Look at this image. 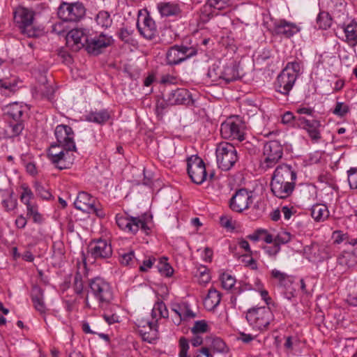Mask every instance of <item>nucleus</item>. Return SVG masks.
Masks as SVG:
<instances>
[{"label":"nucleus","instance_id":"obj_1","mask_svg":"<svg viewBox=\"0 0 357 357\" xmlns=\"http://www.w3.org/2000/svg\"><path fill=\"white\" fill-rule=\"evenodd\" d=\"M296 178V172L291 165L287 164L278 165L271 178L272 193L282 199L289 197L295 189Z\"/></svg>","mask_w":357,"mask_h":357},{"label":"nucleus","instance_id":"obj_2","mask_svg":"<svg viewBox=\"0 0 357 357\" xmlns=\"http://www.w3.org/2000/svg\"><path fill=\"white\" fill-rule=\"evenodd\" d=\"M89 291L85 298V303L87 307L95 308L93 303L89 300V296H93L98 303V307H106L114 298L113 289L106 280L97 277L89 282Z\"/></svg>","mask_w":357,"mask_h":357},{"label":"nucleus","instance_id":"obj_3","mask_svg":"<svg viewBox=\"0 0 357 357\" xmlns=\"http://www.w3.org/2000/svg\"><path fill=\"white\" fill-rule=\"evenodd\" d=\"M301 69L299 62H289L277 77L274 83L275 91L284 96H288L301 74Z\"/></svg>","mask_w":357,"mask_h":357},{"label":"nucleus","instance_id":"obj_4","mask_svg":"<svg viewBox=\"0 0 357 357\" xmlns=\"http://www.w3.org/2000/svg\"><path fill=\"white\" fill-rule=\"evenodd\" d=\"M245 319L253 330L261 332L268 329L274 315L268 307H255L246 312Z\"/></svg>","mask_w":357,"mask_h":357},{"label":"nucleus","instance_id":"obj_5","mask_svg":"<svg viewBox=\"0 0 357 357\" xmlns=\"http://www.w3.org/2000/svg\"><path fill=\"white\" fill-rule=\"evenodd\" d=\"M197 54V46L192 45L190 38L187 37L183 40L181 45H174L168 50L166 54L167 63L171 66L177 65Z\"/></svg>","mask_w":357,"mask_h":357},{"label":"nucleus","instance_id":"obj_6","mask_svg":"<svg viewBox=\"0 0 357 357\" xmlns=\"http://www.w3.org/2000/svg\"><path fill=\"white\" fill-rule=\"evenodd\" d=\"M245 123L241 117L231 116L221 124L220 133L224 139L242 142L245 139Z\"/></svg>","mask_w":357,"mask_h":357},{"label":"nucleus","instance_id":"obj_7","mask_svg":"<svg viewBox=\"0 0 357 357\" xmlns=\"http://www.w3.org/2000/svg\"><path fill=\"white\" fill-rule=\"evenodd\" d=\"M217 164L222 170H229L238 161L236 148L229 142L220 143L215 150Z\"/></svg>","mask_w":357,"mask_h":357},{"label":"nucleus","instance_id":"obj_8","mask_svg":"<svg viewBox=\"0 0 357 357\" xmlns=\"http://www.w3.org/2000/svg\"><path fill=\"white\" fill-rule=\"evenodd\" d=\"M34 13L24 7H18L14 12V20L22 33L28 36H36V30L33 28Z\"/></svg>","mask_w":357,"mask_h":357},{"label":"nucleus","instance_id":"obj_9","mask_svg":"<svg viewBox=\"0 0 357 357\" xmlns=\"http://www.w3.org/2000/svg\"><path fill=\"white\" fill-rule=\"evenodd\" d=\"M116 222L119 227L127 232L135 234L139 229L148 234L150 228L146 222V216L130 217L126 215H117Z\"/></svg>","mask_w":357,"mask_h":357},{"label":"nucleus","instance_id":"obj_10","mask_svg":"<svg viewBox=\"0 0 357 357\" xmlns=\"http://www.w3.org/2000/svg\"><path fill=\"white\" fill-rule=\"evenodd\" d=\"M283 149L278 141H270L264 144L261 167L264 170L273 167L282 157Z\"/></svg>","mask_w":357,"mask_h":357},{"label":"nucleus","instance_id":"obj_11","mask_svg":"<svg viewBox=\"0 0 357 357\" xmlns=\"http://www.w3.org/2000/svg\"><path fill=\"white\" fill-rule=\"evenodd\" d=\"M85 13L84 5L79 2H63L58 10L59 17L66 22H78L84 17Z\"/></svg>","mask_w":357,"mask_h":357},{"label":"nucleus","instance_id":"obj_12","mask_svg":"<svg viewBox=\"0 0 357 357\" xmlns=\"http://www.w3.org/2000/svg\"><path fill=\"white\" fill-rule=\"evenodd\" d=\"M187 171L192 181L196 184H202L206 180L205 164L197 155H191L187 158Z\"/></svg>","mask_w":357,"mask_h":357},{"label":"nucleus","instance_id":"obj_13","mask_svg":"<svg viewBox=\"0 0 357 357\" xmlns=\"http://www.w3.org/2000/svg\"><path fill=\"white\" fill-rule=\"evenodd\" d=\"M296 126L307 132L312 143L317 144L321 139L320 129L322 125L319 120L307 119L305 117L299 116L296 119Z\"/></svg>","mask_w":357,"mask_h":357},{"label":"nucleus","instance_id":"obj_14","mask_svg":"<svg viewBox=\"0 0 357 357\" xmlns=\"http://www.w3.org/2000/svg\"><path fill=\"white\" fill-rule=\"evenodd\" d=\"M88 252L93 259L102 260L110 258L113 251L109 242L100 238L90 243Z\"/></svg>","mask_w":357,"mask_h":357},{"label":"nucleus","instance_id":"obj_15","mask_svg":"<svg viewBox=\"0 0 357 357\" xmlns=\"http://www.w3.org/2000/svg\"><path fill=\"white\" fill-rule=\"evenodd\" d=\"M252 202V192L241 188L237 190L231 198L229 206L232 211L241 213L248 208Z\"/></svg>","mask_w":357,"mask_h":357},{"label":"nucleus","instance_id":"obj_16","mask_svg":"<svg viewBox=\"0 0 357 357\" xmlns=\"http://www.w3.org/2000/svg\"><path fill=\"white\" fill-rule=\"evenodd\" d=\"M113 39L111 36L100 34L93 38H89L86 42V50L90 54L98 55L104 49L112 45Z\"/></svg>","mask_w":357,"mask_h":357},{"label":"nucleus","instance_id":"obj_17","mask_svg":"<svg viewBox=\"0 0 357 357\" xmlns=\"http://www.w3.org/2000/svg\"><path fill=\"white\" fill-rule=\"evenodd\" d=\"M54 135L57 142L62 147L71 149H77L74 141L75 134L70 126L63 124L58 125L55 128Z\"/></svg>","mask_w":357,"mask_h":357},{"label":"nucleus","instance_id":"obj_18","mask_svg":"<svg viewBox=\"0 0 357 357\" xmlns=\"http://www.w3.org/2000/svg\"><path fill=\"white\" fill-rule=\"evenodd\" d=\"M76 151L77 149H71L62 147L61 153L59 155L56 153L52 154V163L60 170L70 169L74 163L75 159L74 152Z\"/></svg>","mask_w":357,"mask_h":357},{"label":"nucleus","instance_id":"obj_19","mask_svg":"<svg viewBox=\"0 0 357 357\" xmlns=\"http://www.w3.org/2000/svg\"><path fill=\"white\" fill-rule=\"evenodd\" d=\"M66 39L67 45L77 52L82 47H86L88 35L83 29H74L67 33Z\"/></svg>","mask_w":357,"mask_h":357},{"label":"nucleus","instance_id":"obj_20","mask_svg":"<svg viewBox=\"0 0 357 357\" xmlns=\"http://www.w3.org/2000/svg\"><path fill=\"white\" fill-rule=\"evenodd\" d=\"M137 27L140 34L148 40H152L157 35V28L155 21L149 15H146L142 18L139 17Z\"/></svg>","mask_w":357,"mask_h":357},{"label":"nucleus","instance_id":"obj_21","mask_svg":"<svg viewBox=\"0 0 357 357\" xmlns=\"http://www.w3.org/2000/svg\"><path fill=\"white\" fill-rule=\"evenodd\" d=\"M167 101L169 104L186 105H189L193 103L190 93L185 89H177L172 91L167 96Z\"/></svg>","mask_w":357,"mask_h":357},{"label":"nucleus","instance_id":"obj_22","mask_svg":"<svg viewBox=\"0 0 357 357\" xmlns=\"http://www.w3.org/2000/svg\"><path fill=\"white\" fill-rule=\"evenodd\" d=\"M96 199L86 192H79L74 202L75 207L82 211L90 213Z\"/></svg>","mask_w":357,"mask_h":357},{"label":"nucleus","instance_id":"obj_23","mask_svg":"<svg viewBox=\"0 0 357 357\" xmlns=\"http://www.w3.org/2000/svg\"><path fill=\"white\" fill-rule=\"evenodd\" d=\"M240 78L238 63L234 59L224 62V70L222 73V82L228 84Z\"/></svg>","mask_w":357,"mask_h":357},{"label":"nucleus","instance_id":"obj_24","mask_svg":"<svg viewBox=\"0 0 357 357\" xmlns=\"http://www.w3.org/2000/svg\"><path fill=\"white\" fill-rule=\"evenodd\" d=\"M275 32L278 35L290 38L298 31L297 26L286 20H280L275 24Z\"/></svg>","mask_w":357,"mask_h":357},{"label":"nucleus","instance_id":"obj_25","mask_svg":"<svg viewBox=\"0 0 357 357\" xmlns=\"http://www.w3.org/2000/svg\"><path fill=\"white\" fill-rule=\"evenodd\" d=\"M337 264L344 267H352L357 264V248L344 250L337 257Z\"/></svg>","mask_w":357,"mask_h":357},{"label":"nucleus","instance_id":"obj_26","mask_svg":"<svg viewBox=\"0 0 357 357\" xmlns=\"http://www.w3.org/2000/svg\"><path fill=\"white\" fill-rule=\"evenodd\" d=\"M31 300L35 309L40 313H44L46 310V306L44 302L43 291L38 287L34 286L31 290Z\"/></svg>","mask_w":357,"mask_h":357},{"label":"nucleus","instance_id":"obj_27","mask_svg":"<svg viewBox=\"0 0 357 357\" xmlns=\"http://www.w3.org/2000/svg\"><path fill=\"white\" fill-rule=\"evenodd\" d=\"M158 9L163 17L177 16L181 13V8L177 3L161 2L158 4Z\"/></svg>","mask_w":357,"mask_h":357},{"label":"nucleus","instance_id":"obj_28","mask_svg":"<svg viewBox=\"0 0 357 357\" xmlns=\"http://www.w3.org/2000/svg\"><path fill=\"white\" fill-rule=\"evenodd\" d=\"M221 294L215 288L209 289L208 294L204 301V306L208 310H214L220 303Z\"/></svg>","mask_w":357,"mask_h":357},{"label":"nucleus","instance_id":"obj_29","mask_svg":"<svg viewBox=\"0 0 357 357\" xmlns=\"http://www.w3.org/2000/svg\"><path fill=\"white\" fill-rule=\"evenodd\" d=\"M224 62L218 61L213 63L208 70L207 75L213 82H222Z\"/></svg>","mask_w":357,"mask_h":357},{"label":"nucleus","instance_id":"obj_30","mask_svg":"<svg viewBox=\"0 0 357 357\" xmlns=\"http://www.w3.org/2000/svg\"><path fill=\"white\" fill-rule=\"evenodd\" d=\"M5 110L7 116L11 119L10 121L22 120L21 118L24 114V107L18 102L8 105Z\"/></svg>","mask_w":357,"mask_h":357},{"label":"nucleus","instance_id":"obj_31","mask_svg":"<svg viewBox=\"0 0 357 357\" xmlns=\"http://www.w3.org/2000/svg\"><path fill=\"white\" fill-rule=\"evenodd\" d=\"M311 216L315 221L321 222L329 216V211L325 204H317L311 208Z\"/></svg>","mask_w":357,"mask_h":357},{"label":"nucleus","instance_id":"obj_32","mask_svg":"<svg viewBox=\"0 0 357 357\" xmlns=\"http://www.w3.org/2000/svg\"><path fill=\"white\" fill-rule=\"evenodd\" d=\"M109 118L110 115L106 109L91 112L86 116V121L98 124H103L106 123Z\"/></svg>","mask_w":357,"mask_h":357},{"label":"nucleus","instance_id":"obj_33","mask_svg":"<svg viewBox=\"0 0 357 357\" xmlns=\"http://www.w3.org/2000/svg\"><path fill=\"white\" fill-rule=\"evenodd\" d=\"M346 41L351 46L357 45V23L351 22L344 29Z\"/></svg>","mask_w":357,"mask_h":357},{"label":"nucleus","instance_id":"obj_34","mask_svg":"<svg viewBox=\"0 0 357 357\" xmlns=\"http://www.w3.org/2000/svg\"><path fill=\"white\" fill-rule=\"evenodd\" d=\"M334 243L340 244L344 243L345 245L354 246L357 244V238H351L347 234H343L342 231H335L333 233Z\"/></svg>","mask_w":357,"mask_h":357},{"label":"nucleus","instance_id":"obj_35","mask_svg":"<svg viewBox=\"0 0 357 357\" xmlns=\"http://www.w3.org/2000/svg\"><path fill=\"white\" fill-rule=\"evenodd\" d=\"M271 275L273 278L277 279L280 286L284 287L287 289L291 285L292 279L284 273H282L277 269L271 271Z\"/></svg>","mask_w":357,"mask_h":357},{"label":"nucleus","instance_id":"obj_36","mask_svg":"<svg viewBox=\"0 0 357 357\" xmlns=\"http://www.w3.org/2000/svg\"><path fill=\"white\" fill-rule=\"evenodd\" d=\"M24 129V123L23 120H16L9 121L10 137H15L20 136Z\"/></svg>","mask_w":357,"mask_h":357},{"label":"nucleus","instance_id":"obj_37","mask_svg":"<svg viewBox=\"0 0 357 357\" xmlns=\"http://www.w3.org/2000/svg\"><path fill=\"white\" fill-rule=\"evenodd\" d=\"M215 8L206 1V3L200 8L199 15L204 22H208L215 15Z\"/></svg>","mask_w":357,"mask_h":357},{"label":"nucleus","instance_id":"obj_38","mask_svg":"<svg viewBox=\"0 0 357 357\" xmlns=\"http://www.w3.org/2000/svg\"><path fill=\"white\" fill-rule=\"evenodd\" d=\"M96 22L98 25L104 28L109 27L112 24V19L110 14L105 10L100 11L96 17Z\"/></svg>","mask_w":357,"mask_h":357},{"label":"nucleus","instance_id":"obj_39","mask_svg":"<svg viewBox=\"0 0 357 357\" xmlns=\"http://www.w3.org/2000/svg\"><path fill=\"white\" fill-rule=\"evenodd\" d=\"M22 192L20 195L21 202L26 205V208L33 205L34 203L31 202L33 199V193L31 190L26 185H22Z\"/></svg>","mask_w":357,"mask_h":357},{"label":"nucleus","instance_id":"obj_40","mask_svg":"<svg viewBox=\"0 0 357 357\" xmlns=\"http://www.w3.org/2000/svg\"><path fill=\"white\" fill-rule=\"evenodd\" d=\"M167 258H162L160 259L157 267L158 271L167 277H170L174 272L172 267L167 262Z\"/></svg>","mask_w":357,"mask_h":357},{"label":"nucleus","instance_id":"obj_41","mask_svg":"<svg viewBox=\"0 0 357 357\" xmlns=\"http://www.w3.org/2000/svg\"><path fill=\"white\" fill-rule=\"evenodd\" d=\"M211 347L214 352L218 353H227L229 351L224 341L219 337L213 339Z\"/></svg>","mask_w":357,"mask_h":357},{"label":"nucleus","instance_id":"obj_42","mask_svg":"<svg viewBox=\"0 0 357 357\" xmlns=\"http://www.w3.org/2000/svg\"><path fill=\"white\" fill-rule=\"evenodd\" d=\"M27 213L26 215L31 218L33 221L36 223H41L43 218L41 214L38 212V205L35 203L26 208Z\"/></svg>","mask_w":357,"mask_h":357},{"label":"nucleus","instance_id":"obj_43","mask_svg":"<svg viewBox=\"0 0 357 357\" xmlns=\"http://www.w3.org/2000/svg\"><path fill=\"white\" fill-rule=\"evenodd\" d=\"M73 287L76 294H82L84 291V282L82 279V275L79 272H77L74 276Z\"/></svg>","mask_w":357,"mask_h":357},{"label":"nucleus","instance_id":"obj_44","mask_svg":"<svg viewBox=\"0 0 357 357\" xmlns=\"http://www.w3.org/2000/svg\"><path fill=\"white\" fill-rule=\"evenodd\" d=\"M222 286L225 289H231L235 284V278L228 273H223L220 276Z\"/></svg>","mask_w":357,"mask_h":357},{"label":"nucleus","instance_id":"obj_45","mask_svg":"<svg viewBox=\"0 0 357 357\" xmlns=\"http://www.w3.org/2000/svg\"><path fill=\"white\" fill-rule=\"evenodd\" d=\"M1 204L4 209L9 212L16 208L17 206V201L15 197H13V195L10 194L2 200Z\"/></svg>","mask_w":357,"mask_h":357},{"label":"nucleus","instance_id":"obj_46","mask_svg":"<svg viewBox=\"0 0 357 357\" xmlns=\"http://www.w3.org/2000/svg\"><path fill=\"white\" fill-rule=\"evenodd\" d=\"M133 31V29L123 26L119 29L118 36L122 41L130 43L132 41V35Z\"/></svg>","mask_w":357,"mask_h":357},{"label":"nucleus","instance_id":"obj_47","mask_svg":"<svg viewBox=\"0 0 357 357\" xmlns=\"http://www.w3.org/2000/svg\"><path fill=\"white\" fill-rule=\"evenodd\" d=\"M34 188L37 195L40 197L42 199L47 200L52 197L51 192L41 183L36 182L34 184Z\"/></svg>","mask_w":357,"mask_h":357},{"label":"nucleus","instance_id":"obj_48","mask_svg":"<svg viewBox=\"0 0 357 357\" xmlns=\"http://www.w3.org/2000/svg\"><path fill=\"white\" fill-rule=\"evenodd\" d=\"M157 313L160 314V317H168V310L162 301L156 303L153 306L152 314L156 315Z\"/></svg>","mask_w":357,"mask_h":357},{"label":"nucleus","instance_id":"obj_49","mask_svg":"<svg viewBox=\"0 0 357 357\" xmlns=\"http://www.w3.org/2000/svg\"><path fill=\"white\" fill-rule=\"evenodd\" d=\"M208 326L204 320L197 321L195 322L191 332L193 334L204 333L208 331Z\"/></svg>","mask_w":357,"mask_h":357},{"label":"nucleus","instance_id":"obj_50","mask_svg":"<svg viewBox=\"0 0 357 357\" xmlns=\"http://www.w3.org/2000/svg\"><path fill=\"white\" fill-rule=\"evenodd\" d=\"M348 182L351 188H357V168L351 167L347 171Z\"/></svg>","mask_w":357,"mask_h":357},{"label":"nucleus","instance_id":"obj_51","mask_svg":"<svg viewBox=\"0 0 357 357\" xmlns=\"http://www.w3.org/2000/svg\"><path fill=\"white\" fill-rule=\"evenodd\" d=\"M317 23L320 28L326 29L331 26V20L328 17L327 13H321L317 17Z\"/></svg>","mask_w":357,"mask_h":357},{"label":"nucleus","instance_id":"obj_52","mask_svg":"<svg viewBox=\"0 0 357 357\" xmlns=\"http://www.w3.org/2000/svg\"><path fill=\"white\" fill-rule=\"evenodd\" d=\"M349 112V107L344 102H337L333 110V114L337 116L342 117Z\"/></svg>","mask_w":357,"mask_h":357},{"label":"nucleus","instance_id":"obj_53","mask_svg":"<svg viewBox=\"0 0 357 357\" xmlns=\"http://www.w3.org/2000/svg\"><path fill=\"white\" fill-rule=\"evenodd\" d=\"M291 235L289 232L282 231L278 234L277 236L274 239V243L278 245L285 244L291 241Z\"/></svg>","mask_w":357,"mask_h":357},{"label":"nucleus","instance_id":"obj_54","mask_svg":"<svg viewBox=\"0 0 357 357\" xmlns=\"http://www.w3.org/2000/svg\"><path fill=\"white\" fill-rule=\"evenodd\" d=\"M120 262L123 265L128 266L135 257L134 251L119 253Z\"/></svg>","mask_w":357,"mask_h":357},{"label":"nucleus","instance_id":"obj_55","mask_svg":"<svg viewBox=\"0 0 357 357\" xmlns=\"http://www.w3.org/2000/svg\"><path fill=\"white\" fill-rule=\"evenodd\" d=\"M215 10H222L228 6L229 0H207Z\"/></svg>","mask_w":357,"mask_h":357},{"label":"nucleus","instance_id":"obj_56","mask_svg":"<svg viewBox=\"0 0 357 357\" xmlns=\"http://www.w3.org/2000/svg\"><path fill=\"white\" fill-rule=\"evenodd\" d=\"M61 152H62V146L61 144H59V143L55 144H52L48 150V152H47V158L52 162V154L53 155L54 153H56V154L59 155L60 153H61Z\"/></svg>","mask_w":357,"mask_h":357},{"label":"nucleus","instance_id":"obj_57","mask_svg":"<svg viewBox=\"0 0 357 357\" xmlns=\"http://www.w3.org/2000/svg\"><path fill=\"white\" fill-rule=\"evenodd\" d=\"M298 117H295L293 114L290 112H285L282 116V122L284 124L291 123L292 121L294 122V125L296 126V119Z\"/></svg>","mask_w":357,"mask_h":357},{"label":"nucleus","instance_id":"obj_58","mask_svg":"<svg viewBox=\"0 0 357 357\" xmlns=\"http://www.w3.org/2000/svg\"><path fill=\"white\" fill-rule=\"evenodd\" d=\"M40 91L43 97H45L48 100H50L52 98L54 89L52 86L44 85L40 89Z\"/></svg>","mask_w":357,"mask_h":357},{"label":"nucleus","instance_id":"obj_59","mask_svg":"<svg viewBox=\"0 0 357 357\" xmlns=\"http://www.w3.org/2000/svg\"><path fill=\"white\" fill-rule=\"evenodd\" d=\"M264 233H266L265 229H259L256 230L252 234L248 235V238L251 241H258L259 240L262 238Z\"/></svg>","mask_w":357,"mask_h":357},{"label":"nucleus","instance_id":"obj_60","mask_svg":"<svg viewBox=\"0 0 357 357\" xmlns=\"http://www.w3.org/2000/svg\"><path fill=\"white\" fill-rule=\"evenodd\" d=\"M155 261V258H149L143 261V264L139 266V271L142 272L146 271L149 268H151L153 262Z\"/></svg>","mask_w":357,"mask_h":357},{"label":"nucleus","instance_id":"obj_61","mask_svg":"<svg viewBox=\"0 0 357 357\" xmlns=\"http://www.w3.org/2000/svg\"><path fill=\"white\" fill-rule=\"evenodd\" d=\"M265 249L268 255L275 256L280 252V246L277 243H273V245L266 247Z\"/></svg>","mask_w":357,"mask_h":357},{"label":"nucleus","instance_id":"obj_62","mask_svg":"<svg viewBox=\"0 0 357 357\" xmlns=\"http://www.w3.org/2000/svg\"><path fill=\"white\" fill-rule=\"evenodd\" d=\"M27 223L26 218L22 215H19L15 220V225L18 229H24Z\"/></svg>","mask_w":357,"mask_h":357},{"label":"nucleus","instance_id":"obj_63","mask_svg":"<svg viewBox=\"0 0 357 357\" xmlns=\"http://www.w3.org/2000/svg\"><path fill=\"white\" fill-rule=\"evenodd\" d=\"M103 318L105 320V321L109 325L119 322V317L115 314H113L112 315L104 314Z\"/></svg>","mask_w":357,"mask_h":357},{"label":"nucleus","instance_id":"obj_64","mask_svg":"<svg viewBox=\"0 0 357 357\" xmlns=\"http://www.w3.org/2000/svg\"><path fill=\"white\" fill-rule=\"evenodd\" d=\"M220 224L222 227L227 229L234 228L231 224V220L226 216H222L220 218Z\"/></svg>","mask_w":357,"mask_h":357}]
</instances>
